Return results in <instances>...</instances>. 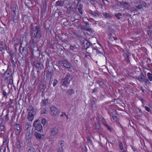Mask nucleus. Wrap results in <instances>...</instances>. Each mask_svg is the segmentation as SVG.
Listing matches in <instances>:
<instances>
[{
    "instance_id": "f257e3e1",
    "label": "nucleus",
    "mask_w": 152,
    "mask_h": 152,
    "mask_svg": "<svg viewBox=\"0 0 152 152\" xmlns=\"http://www.w3.org/2000/svg\"><path fill=\"white\" fill-rule=\"evenodd\" d=\"M30 28V34L31 40L34 43L37 42L42 36V31L40 27L31 24Z\"/></svg>"
},
{
    "instance_id": "f03ea898",
    "label": "nucleus",
    "mask_w": 152,
    "mask_h": 152,
    "mask_svg": "<svg viewBox=\"0 0 152 152\" xmlns=\"http://www.w3.org/2000/svg\"><path fill=\"white\" fill-rule=\"evenodd\" d=\"M135 3L137 4V5L135 6V8L134 7L133 8V11L135 13L137 12L139 10H142L143 9L144 7H147L150 5L149 3H147L145 2L142 1L141 0H135Z\"/></svg>"
},
{
    "instance_id": "7ed1b4c3",
    "label": "nucleus",
    "mask_w": 152,
    "mask_h": 152,
    "mask_svg": "<svg viewBox=\"0 0 152 152\" xmlns=\"http://www.w3.org/2000/svg\"><path fill=\"white\" fill-rule=\"evenodd\" d=\"M4 73H1L0 72V75L5 78V79H7L9 77H12V72L11 69L10 68H8L6 71H5L4 69H3Z\"/></svg>"
},
{
    "instance_id": "20e7f679",
    "label": "nucleus",
    "mask_w": 152,
    "mask_h": 152,
    "mask_svg": "<svg viewBox=\"0 0 152 152\" xmlns=\"http://www.w3.org/2000/svg\"><path fill=\"white\" fill-rule=\"evenodd\" d=\"M50 112L51 114L55 117H58L60 112L59 110L54 106L50 107Z\"/></svg>"
},
{
    "instance_id": "39448f33",
    "label": "nucleus",
    "mask_w": 152,
    "mask_h": 152,
    "mask_svg": "<svg viewBox=\"0 0 152 152\" xmlns=\"http://www.w3.org/2000/svg\"><path fill=\"white\" fill-rule=\"evenodd\" d=\"M33 130V129L32 128L31 126H30V127H28L27 128L26 131V138L27 140L30 139L32 137Z\"/></svg>"
},
{
    "instance_id": "423d86ee",
    "label": "nucleus",
    "mask_w": 152,
    "mask_h": 152,
    "mask_svg": "<svg viewBox=\"0 0 152 152\" xmlns=\"http://www.w3.org/2000/svg\"><path fill=\"white\" fill-rule=\"evenodd\" d=\"M15 134L18 135L21 132L22 130V126L20 124H16L13 126Z\"/></svg>"
},
{
    "instance_id": "0eeeda50",
    "label": "nucleus",
    "mask_w": 152,
    "mask_h": 152,
    "mask_svg": "<svg viewBox=\"0 0 152 152\" xmlns=\"http://www.w3.org/2000/svg\"><path fill=\"white\" fill-rule=\"evenodd\" d=\"M91 44V43L89 42L87 40H84L83 41V42L81 44L82 48L86 50L88 48L91 49L90 46H92L90 45Z\"/></svg>"
},
{
    "instance_id": "6e6552de",
    "label": "nucleus",
    "mask_w": 152,
    "mask_h": 152,
    "mask_svg": "<svg viewBox=\"0 0 152 152\" xmlns=\"http://www.w3.org/2000/svg\"><path fill=\"white\" fill-rule=\"evenodd\" d=\"M59 64L66 68L70 69L71 68V64L66 60L60 61Z\"/></svg>"
},
{
    "instance_id": "1a4fd4ad",
    "label": "nucleus",
    "mask_w": 152,
    "mask_h": 152,
    "mask_svg": "<svg viewBox=\"0 0 152 152\" xmlns=\"http://www.w3.org/2000/svg\"><path fill=\"white\" fill-rule=\"evenodd\" d=\"M58 133V129L57 127L50 128V136L53 137L56 135Z\"/></svg>"
},
{
    "instance_id": "9d476101",
    "label": "nucleus",
    "mask_w": 152,
    "mask_h": 152,
    "mask_svg": "<svg viewBox=\"0 0 152 152\" xmlns=\"http://www.w3.org/2000/svg\"><path fill=\"white\" fill-rule=\"evenodd\" d=\"M91 49L93 50H95L96 51L97 53L99 54H103V49L102 47H94L93 46H90Z\"/></svg>"
},
{
    "instance_id": "9b49d317",
    "label": "nucleus",
    "mask_w": 152,
    "mask_h": 152,
    "mask_svg": "<svg viewBox=\"0 0 152 152\" xmlns=\"http://www.w3.org/2000/svg\"><path fill=\"white\" fill-rule=\"evenodd\" d=\"M18 14V13H17L12 14V18L11 19V20L12 21L15 23H17L19 20Z\"/></svg>"
},
{
    "instance_id": "f8f14e48",
    "label": "nucleus",
    "mask_w": 152,
    "mask_h": 152,
    "mask_svg": "<svg viewBox=\"0 0 152 152\" xmlns=\"http://www.w3.org/2000/svg\"><path fill=\"white\" fill-rule=\"evenodd\" d=\"M19 51L23 56H26L28 54L27 50L21 46L19 48Z\"/></svg>"
},
{
    "instance_id": "ddd939ff",
    "label": "nucleus",
    "mask_w": 152,
    "mask_h": 152,
    "mask_svg": "<svg viewBox=\"0 0 152 152\" xmlns=\"http://www.w3.org/2000/svg\"><path fill=\"white\" fill-rule=\"evenodd\" d=\"M131 56L130 54L128 52H126L124 54V59L127 64L130 63V58Z\"/></svg>"
},
{
    "instance_id": "4468645a",
    "label": "nucleus",
    "mask_w": 152,
    "mask_h": 152,
    "mask_svg": "<svg viewBox=\"0 0 152 152\" xmlns=\"http://www.w3.org/2000/svg\"><path fill=\"white\" fill-rule=\"evenodd\" d=\"M11 8L12 11V14L17 13H18V7L16 4H14L11 7Z\"/></svg>"
},
{
    "instance_id": "2eb2a0df",
    "label": "nucleus",
    "mask_w": 152,
    "mask_h": 152,
    "mask_svg": "<svg viewBox=\"0 0 152 152\" xmlns=\"http://www.w3.org/2000/svg\"><path fill=\"white\" fill-rule=\"evenodd\" d=\"M34 112H28L27 116V119L29 121H32L34 117Z\"/></svg>"
},
{
    "instance_id": "dca6fc26",
    "label": "nucleus",
    "mask_w": 152,
    "mask_h": 152,
    "mask_svg": "<svg viewBox=\"0 0 152 152\" xmlns=\"http://www.w3.org/2000/svg\"><path fill=\"white\" fill-rule=\"evenodd\" d=\"M34 134L36 139L38 140H39L41 139H43L44 138V136L43 135L37 132H35Z\"/></svg>"
},
{
    "instance_id": "f3484780",
    "label": "nucleus",
    "mask_w": 152,
    "mask_h": 152,
    "mask_svg": "<svg viewBox=\"0 0 152 152\" xmlns=\"http://www.w3.org/2000/svg\"><path fill=\"white\" fill-rule=\"evenodd\" d=\"M113 106L112 105H110L109 106H108L105 107V109L107 110L108 111V113L110 115V117L111 116V112H113V110H114V109H113Z\"/></svg>"
},
{
    "instance_id": "a211bd4d",
    "label": "nucleus",
    "mask_w": 152,
    "mask_h": 152,
    "mask_svg": "<svg viewBox=\"0 0 152 152\" xmlns=\"http://www.w3.org/2000/svg\"><path fill=\"white\" fill-rule=\"evenodd\" d=\"M111 116H112V118L114 121H118V118L116 116L117 114L116 110H113V112H111Z\"/></svg>"
},
{
    "instance_id": "6ab92c4d",
    "label": "nucleus",
    "mask_w": 152,
    "mask_h": 152,
    "mask_svg": "<svg viewBox=\"0 0 152 152\" xmlns=\"http://www.w3.org/2000/svg\"><path fill=\"white\" fill-rule=\"evenodd\" d=\"M61 82L62 85L66 87L68 86L70 84V81H67L64 78L61 80Z\"/></svg>"
},
{
    "instance_id": "aec40b11",
    "label": "nucleus",
    "mask_w": 152,
    "mask_h": 152,
    "mask_svg": "<svg viewBox=\"0 0 152 152\" xmlns=\"http://www.w3.org/2000/svg\"><path fill=\"white\" fill-rule=\"evenodd\" d=\"M34 65L37 68H39L40 70L43 69L44 68L43 64L39 61L35 63Z\"/></svg>"
},
{
    "instance_id": "412c9836",
    "label": "nucleus",
    "mask_w": 152,
    "mask_h": 152,
    "mask_svg": "<svg viewBox=\"0 0 152 152\" xmlns=\"http://www.w3.org/2000/svg\"><path fill=\"white\" fill-rule=\"evenodd\" d=\"M75 90L72 88H70L68 89L66 91V94L68 96H70L74 94L75 93Z\"/></svg>"
},
{
    "instance_id": "4be33fe9",
    "label": "nucleus",
    "mask_w": 152,
    "mask_h": 152,
    "mask_svg": "<svg viewBox=\"0 0 152 152\" xmlns=\"http://www.w3.org/2000/svg\"><path fill=\"white\" fill-rule=\"evenodd\" d=\"M145 77L143 74L142 73H141L138 77H136V78L140 81L143 82Z\"/></svg>"
},
{
    "instance_id": "5701e85b",
    "label": "nucleus",
    "mask_w": 152,
    "mask_h": 152,
    "mask_svg": "<svg viewBox=\"0 0 152 152\" xmlns=\"http://www.w3.org/2000/svg\"><path fill=\"white\" fill-rule=\"evenodd\" d=\"M53 73L51 72L48 71L46 74V80L50 81L52 76Z\"/></svg>"
},
{
    "instance_id": "b1692460",
    "label": "nucleus",
    "mask_w": 152,
    "mask_h": 152,
    "mask_svg": "<svg viewBox=\"0 0 152 152\" xmlns=\"http://www.w3.org/2000/svg\"><path fill=\"white\" fill-rule=\"evenodd\" d=\"M35 126L36 130L39 132L40 131L42 128V125L40 124H37Z\"/></svg>"
},
{
    "instance_id": "393cba45",
    "label": "nucleus",
    "mask_w": 152,
    "mask_h": 152,
    "mask_svg": "<svg viewBox=\"0 0 152 152\" xmlns=\"http://www.w3.org/2000/svg\"><path fill=\"white\" fill-rule=\"evenodd\" d=\"M48 98L43 99L41 103V106H44L47 105L48 103Z\"/></svg>"
},
{
    "instance_id": "a878e982",
    "label": "nucleus",
    "mask_w": 152,
    "mask_h": 152,
    "mask_svg": "<svg viewBox=\"0 0 152 152\" xmlns=\"http://www.w3.org/2000/svg\"><path fill=\"white\" fill-rule=\"evenodd\" d=\"M56 6L63 7L64 5V2L63 1L58 0L56 2Z\"/></svg>"
},
{
    "instance_id": "bb28decb",
    "label": "nucleus",
    "mask_w": 152,
    "mask_h": 152,
    "mask_svg": "<svg viewBox=\"0 0 152 152\" xmlns=\"http://www.w3.org/2000/svg\"><path fill=\"white\" fill-rule=\"evenodd\" d=\"M120 4L123 5V6L125 8H128L129 6V4L127 3L124 1H122L120 2Z\"/></svg>"
},
{
    "instance_id": "cd10ccee",
    "label": "nucleus",
    "mask_w": 152,
    "mask_h": 152,
    "mask_svg": "<svg viewBox=\"0 0 152 152\" xmlns=\"http://www.w3.org/2000/svg\"><path fill=\"white\" fill-rule=\"evenodd\" d=\"M2 94L3 95L2 97H6V98H7V95H8V94H7V92H6V90L5 89H4L3 88H2Z\"/></svg>"
},
{
    "instance_id": "c85d7f7f",
    "label": "nucleus",
    "mask_w": 152,
    "mask_h": 152,
    "mask_svg": "<svg viewBox=\"0 0 152 152\" xmlns=\"http://www.w3.org/2000/svg\"><path fill=\"white\" fill-rule=\"evenodd\" d=\"M103 15L106 18L108 19H110L112 18V16L109 13L106 12H103L102 13Z\"/></svg>"
},
{
    "instance_id": "c756f323",
    "label": "nucleus",
    "mask_w": 152,
    "mask_h": 152,
    "mask_svg": "<svg viewBox=\"0 0 152 152\" xmlns=\"http://www.w3.org/2000/svg\"><path fill=\"white\" fill-rule=\"evenodd\" d=\"M83 7V5L80 4L79 5V7H78V9H77L79 12L81 14H83V10H82Z\"/></svg>"
},
{
    "instance_id": "7c9ffc66",
    "label": "nucleus",
    "mask_w": 152,
    "mask_h": 152,
    "mask_svg": "<svg viewBox=\"0 0 152 152\" xmlns=\"http://www.w3.org/2000/svg\"><path fill=\"white\" fill-rule=\"evenodd\" d=\"M115 16L118 20L122 18V14L121 13H118L115 14Z\"/></svg>"
},
{
    "instance_id": "2f4dec72",
    "label": "nucleus",
    "mask_w": 152,
    "mask_h": 152,
    "mask_svg": "<svg viewBox=\"0 0 152 152\" xmlns=\"http://www.w3.org/2000/svg\"><path fill=\"white\" fill-rule=\"evenodd\" d=\"M16 146L19 149L21 147L20 142V141L17 138V141L16 142Z\"/></svg>"
},
{
    "instance_id": "473e14b6",
    "label": "nucleus",
    "mask_w": 152,
    "mask_h": 152,
    "mask_svg": "<svg viewBox=\"0 0 152 152\" xmlns=\"http://www.w3.org/2000/svg\"><path fill=\"white\" fill-rule=\"evenodd\" d=\"M8 139L7 137H4L3 139V144L6 145L8 142Z\"/></svg>"
},
{
    "instance_id": "72a5a7b5",
    "label": "nucleus",
    "mask_w": 152,
    "mask_h": 152,
    "mask_svg": "<svg viewBox=\"0 0 152 152\" xmlns=\"http://www.w3.org/2000/svg\"><path fill=\"white\" fill-rule=\"evenodd\" d=\"M71 77V74L69 73H68L66 75L65 77V78H64L65 80H66L67 81H70V80H69L70 77Z\"/></svg>"
},
{
    "instance_id": "f704fd0d",
    "label": "nucleus",
    "mask_w": 152,
    "mask_h": 152,
    "mask_svg": "<svg viewBox=\"0 0 152 152\" xmlns=\"http://www.w3.org/2000/svg\"><path fill=\"white\" fill-rule=\"evenodd\" d=\"M148 28L150 30V31H152V21H150L149 23V25Z\"/></svg>"
},
{
    "instance_id": "c9c22d12",
    "label": "nucleus",
    "mask_w": 152,
    "mask_h": 152,
    "mask_svg": "<svg viewBox=\"0 0 152 152\" xmlns=\"http://www.w3.org/2000/svg\"><path fill=\"white\" fill-rule=\"evenodd\" d=\"M9 113H8L4 116V120L5 123L9 121Z\"/></svg>"
},
{
    "instance_id": "e433bc0d",
    "label": "nucleus",
    "mask_w": 152,
    "mask_h": 152,
    "mask_svg": "<svg viewBox=\"0 0 152 152\" xmlns=\"http://www.w3.org/2000/svg\"><path fill=\"white\" fill-rule=\"evenodd\" d=\"M48 113V111L46 109L42 108L41 110V114H47Z\"/></svg>"
},
{
    "instance_id": "4c0bfd02",
    "label": "nucleus",
    "mask_w": 152,
    "mask_h": 152,
    "mask_svg": "<svg viewBox=\"0 0 152 152\" xmlns=\"http://www.w3.org/2000/svg\"><path fill=\"white\" fill-rule=\"evenodd\" d=\"M143 82H145V83L146 85L151 83V82L149 81V80L147 79L146 77H145Z\"/></svg>"
},
{
    "instance_id": "58836bf2",
    "label": "nucleus",
    "mask_w": 152,
    "mask_h": 152,
    "mask_svg": "<svg viewBox=\"0 0 152 152\" xmlns=\"http://www.w3.org/2000/svg\"><path fill=\"white\" fill-rule=\"evenodd\" d=\"M28 110L29 111L28 112L32 113L33 112H34V109L33 108V107L32 106H30L28 108Z\"/></svg>"
},
{
    "instance_id": "ea45409f",
    "label": "nucleus",
    "mask_w": 152,
    "mask_h": 152,
    "mask_svg": "<svg viewBox=\"0 0 152 152\" xmlns=\"http://www.w3.org/2000/svg\"><path fill=\"white\" fill-rule=\"evenodd\" d=\"M5 122L4 121L3 118L1 115H0V125H1L5 124Z\"/></svg>"
},
{
    "instance_id": "a19ab883",
    "label": "nucleus",
    "mask_w": 152,
    "mask_h": 152,
    "mask_svg": "<svg viewBox=\"0 0 152 152\" xmlns=\"http://www.w3.org/2000/svg\"><path fill=\"white\" fill-rule=\"evenodd\" d=\"M147 75L149 80L151 81H152V74L150 73H148L147 74Z\"/></svg>"
},
{
    "instance_id": "79ce46f5",
    "label": "nucleus",
    "mask_w": 152,
    "mask_h": 152,
    "mask_svg": "<svg viewBox=\"0 0 152 152\" xmlns=\"http://www.w3.org/2000/svg\"><path fill=\"white\" fill-rule=\"evenodd\" d=\"M5 124L1 125H0V130L1 131H3L4 132L5 129Z\"/></svg>"
},
{
    "instance_id": "37998d69",
    "label": "nucleus",
    "mask_w": 152,
    "mask_h": 152,
    "mask_svg": "<svg viewBox=\"0 0 152 152\" xmlns=\"http://www.w3.org/2000/svg\"><path fill=\"white\" fill-rule=\"evenodd\" d=\"M103 124L107 127L108 130L110 131H112V128L110 127L109 125L105 123H103Z\"/></svg>"
},
{
    "instance_id": "c03bdc74",
    "label": "nucleus",
    "mask_w": 152,
    "mask_h": 152,
    "mask_svg": "<svg viewBox=\"0 0 152 152\" xmlns=\"http://www.w3.org/2000/svg\"><path fill=\"white\" fill-rule=\"evenodd\" d=\"M96 82L100 86H102L103 84V82L101 80H96Z\"/></svg>"
},
{
    "instance_id": "a18cd8bd",
    "label": "nucleus",
    "mask_w": 152,
    "mask_h": 152,
    "mask_svg": "<svg viewBox=\"0 0 152 152\" xmlns=\"http://www.w3.org/2000/svg\"><path fill=\"white\" fill-rule=\"evenodd\" d=\"M9 84L11 85H12L13 84V77H11L9 79Z\"/></svg>"
},
{
    "instance_id": "49530a36",
    "label": "nucleus",
    "mask_w": 152,
    "mask_h": 152,
    "mask_svg": "<svg viewBox=\"0 0 152 152\" xmlns=\"http://www.w3.org/2000/svg\"><path fill=\"white\" fill-rule=\"evenodd\" d=\"M123 15L125 16L126 18H131V15L128 13H125L123 14Z\"/></svg>"
},
{
    "instance_id": "de8ad7c7",
    "label": "nucleus",
    "mask_w": 152,
    "mask_h": 152,
    "mask_svg": "<svg viewBox=\"0 0 152 152\" xmlns=\"http://www.w3.org/2000/svg\"><path fill=\"white\" fill-rule=\"evenodd\" d=\"M94 126L95 127V129L96 130H98L100 128L99 125L98 124H94Z\"/></svg>"
},
{
    "instance_id": "09e8293b",
    "label": "nucleus",
    "mask_w": 152,
    "mask_h": 152,
    "mask_svg": "<svg viewBox=\"0 0 152 152\" xmlns=\"http://www.w3.org/2000/svg\"><path fill=\"white\" fill-rule=\"evenodd\" d=\"M119 148L121 150H122L123 149L124 147H123V144L122 142H120L119 143Z\"/></svg>"
},
{
    "instance_id": "8fccbe9b",
    "label": "nucleus",
    "mask_w": 152,
    "mask_h": 152,
    "mask_svg": "<svg viewBox=\"0 0 152 152\" xmlns=\"http://www.w3.org/2000/svg\"><path fill=\"white\" fill-rule=\"evenodd\" d=\"M28 152H36L35 149L33 148H31L28 150Z\"/></svg>"
},
{
    "instance_id": "3c124183",
    "label": "nucleus",
    "mask_w": 152,
    "mask_h": 152,
    "mask_svg": "<svg viewBox=\"0 0 152 152\" xmlns=\"http://www.w3.org/2000/svg\"><path fill=\"white\" fill-rule=\"evenodd\" d=\"M87 140L88 143H89L90 144H92V140L89 137H88L87 138Z\"/></svg>"
},
{
    "instance_id": "603ef678",
    "label": "nucleus",
    "mask_w": 152,
    "mask_h": 152,
    "mask_svg": "<svg viewBox=\"0 0 152 152\" xmlns=\"http://www.w3.org/2000/svg\"><path fill=\"white\" fill-rule=\"evenodd\" d=\"M58 81L56 79H55L54 80V82L53 83V86H55L58 83Z\"/></svg>"
},
{
    "instance_id": "864d4df0",
    "label": "nucleus",
    "mask_w": 152,
    "mask_h": 152,
    "mask_svg": "<svg viewBox=\"0 0 152 152\" xmlns=\"http://www.w3.org/2000/svg\"><path fill=\"white\" fill-rule=\"evenodd\" d=\"M46 122V119L45 118H43L42 119V123L43 125L45 124Z\"/></svg>"
},
{
    "instance_id": "5fc2aeb1",
    "label": "nucleus",
    "mask_w": 152,
    "mask_h": 152,
    "mask_svg": "<svg viewBox=\"0 0 152 152\" xmlns=\"http://www.w3.org/2000/svg\"><path fill=\"white\" fill-rule=\"evenodd\" d=\"M70 48L71 50H72L73 51H74L76 48V46L75 45L73 46L71 45Z\"/></svg>"
},
{
    "instance_id": "6e6d98bb",
    "label": "nucleus",
    "mask_w": 152,
    "mask_h": 152,
    "mask_svg": "<svg viewBox=\"0 0 152 152\" xmlns=\"http://www.w3.org/2000/svg\"><path fill=\"white\" fill-rule=\"evenodd\" d=\"M59 142L60 143L61 145L62 146H64L65 143V142L63 141H60Z\"/></svg>"
},
{
    "instance_id": "4d7b16f0",
    "label": "nucleus",
    "mask_w": 152,
    "mask_h": 152,
    "mask_svg": "<svg viewBox=\"0 0 152 152\" xmlns=\"http://www.w3.org/2000/svg\"><path fill=\"white\" fill-rule=\"evenodd\" d=\"M58 152H63V148L62 147L59 148Z\"/></svg>"
},
{
    "instance_id": "13d9d810",
    "label": "nucleus",
    "mask_w": 152,
    "mask_h": 152,
    "mask_svg": "<svg viewBox=\"0 0 152 152\" xmlns=\"http://www.w3.org/2000/svg\"><path fill=\"white\" fill-rule=\"evenodd\" d=\"M139 99L141 102L143 104H145V101L142 98H141Z\"/></svg>"
},
{
    "instance_id": "bf43d9fd",
    "label": "nucleus",
    "mask_w": 152,
    "mask_h": 152,
    "mask_svg": "<svg viewBox=\"0 0 152 152\" xmlns=\"http://www.w3.org/2000/svg\"><path fill=\"white\" fill-rule=\"evenodd\" d=\"M113 39L114 40H117V38L116 37H113V36H111V37H110L109 38V39H111L112 40V39Z\"/></svg>"
},
{
    "instance_id": "052dcab7",
    "label": "nucleus",
    "mask_w": 152,
    "mask_h": 152,
    "mask_svg": "<svg viewBox=\"0 0 152 152\" xmlns=\"http://www.w3.org/2000/svg\"><path fill=\"white\" fill-rule=\"evenodd\" d=\"M15 54L14 53H12L10 54V58L13 59V58Z\"/></svg>"
},
{
    "instance_id": "680f3d73",
    "label": "nucleus",
    "mask_w": 152,
    "mask_h": 152,
    "mask_svg": "<svg viewBox=\"0 0 152 152\" xmlns=\"http://www.w3.org/2000/svg\"><path fill=\"white\" fill-rule=\"evenodd\" d=\"M98 88L96 87L94 88L92 90V92L94 93L97 92L98 91Z\"/></svg>"
},
{
    "instance_id": "e2e57ef3",
    "label": "nucleus",
    "mask_w": 152,
    "mask_h": 152,
    "mask_svg": "<svg viewBox=\"0 0 152 152\" xmlns=\"http://www.w3.org/2000/svg\"><path fill=\"white\" fill-rule=\"evenodd\" d=\"M45 10L43 9V10H42L41 13H42V17H43L45 13Z\"/></svg>"
},
{
    "instance_id": "0e129e2a",
    "label": "nucleus",
    "mask_w": 152,
    "mask_h": 152,
    "mask_svg": "<svg viewBox=\"0 0 152 152\" xmlns=\"http://www.w3.org/2000/svg\"><path fill=\"white\" fill-rule=\"evenodd\" d=\"M106 140H107V142H108L112 144H114L115 142V141H113V140L112 141L110 142L109 141V140L107 138L106 139Z\"/></svg>"
},
{
    "instance_id": "69168bd1",
    "label": "nucleus",
    "mask_w": 152,
    "mask_h": 152,
    "mask_svg": "<svg viewBox=\"0 0 152 152\" xmlns=\"http://www.w3.org/2000/svg\"><path fill=\"white\" fill-rule=\"evenodd\" d=\"M143 107H144V106H143ZM144 107L145 108V109L148 112H149L150 111V109L148 107L146 106Z\"/></svg>"
},
{
    "instance_id": "338daca9",
    "label": "nucleus",
    "mask_w": 152,
    "mask_h": 152,
    "mask_svg": "<svg viewBox=\"0 0 152 152\" xmlns=\"http://www.w3.org/2000/svg\"><path fill=\"white\" fill-rule=\"evenodd\" d=\"M86 27L87 28H89L90 26L89 25V24L88 22H86Z\"/></svg>"
},
{
    "instance_id": "774afa93",
    "label": "nucleus",
    "mask_w": 152,
    "mask_h": 152,
    "mask_svg": "<svg viewBox=\"0 0 152 152\" xmlns=\"http://www.w3.org/2000/svg\"><path fill=\"white\" fill-rule=\"evenodd\" d=\"M79 58V56H75L74 58V60H75V61H78V60H77V58Z\"/></svg>"
}]
</instances>
